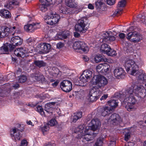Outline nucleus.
Returning a JSON list of instances; mask_svg holds the SVG:
<instances>
[{"label":"nucleus","instance_id":"1","mask_svg":"<svg viewBox=\"0 0 146 146\" xmlns=\"http://www.w3.org/2000/svg\"><path fill=\"white\" fill-rule=\"evenodd\" d=\"M117 97L120 98L126 105L125 108L128 111H133L135 109L134 105L136 102L134 96L144 98L146 96V90L141 85H132L125 91L120 92L117 94Z\"/></svg>","mask_w":146,"mask_h":146},{"label":"nucleus","instance_id":"2","mask_svg":"<svg viewBox=\"0 0 146 146\" xmlns=\"http://www.w3.org/2000/svg\"><path fill=\"white\" fill-rule=\"evenodd\" d=\"M125 67L127 72L130 71V74L133 75H136V72L138 70V66L137 64L132 59H126L125 64Z\"/></svg>","mask_w":146,"mask_h":146},{"label":"nucleus","instance_id":"3","mask_svg":"<svg viewBox=\"0 0 146 146\" xmlns=\"http://www.w3.org/2000/svg\"><path fill=\"white\" fill-rule=\"evenodd\" d=\"M93 84L97 86L98 88H103L108 83L107 79L102 75H96L92 79Z\"/></svg>","mask_w":146,"mask_h":146},{"label":"nucleus","instance_id":"4","mask_svg":"<svg viewBox=\"0 0 146 146\" xmlns=\"http://www.w3.org/2000/svg\"><path fill=\"white\" fill-rule=\"evenodd\" d=\"M60 16L58 14L52 11L44 17L45 22L47 24L51 25L56 24L58 22Z\"/></svg>","mask_w":146,"mask_h":146},{"label":"nucleus","instance_id":"5","mask_svg":"<svg viewBox=\"0 0 146 146\" xmlns=\"http://www.w3.org/2000/svg\"><path fill=\"white\" fill-rule=\"evenodd\" d=\"M92 72L90 70L84 71L80 77L79 82H76L75 84L77 85L84 86V84H86L88 81L90 80L92 77Z\"/></svg>","mask_w":146,"mask_h":146},{"label":"nucleus","instance_id":"6","mask_svg":"<svg viewBox=\"0 0 146 146\" xmlns=\"http://www.w3.org/2000/svg\"><path fill=\"white\" fill-rule=\"evenodd\" d=\"M87 19L86 17H83L78 20L75 26V29L76 31L84 33L86 29L85 28L86 25V21Z\"/></svg>","mask_w":146,"mask_h":146},{"label":"nucleus","instance_id":"7","mask_svg":"<svg viewBox=\"0 0 146 146\" xmlns=\"http://www.w3.org/2000/svg\"><path fill=\"white\" fill-rule=\"evenodd\" d=\"M24 128H17L15 127L12 129L11 131V135L13 139H14L16 141L19 140L21 136L20 132L23 131Z\"/></svg>","mask_w":146,"mask_h":146},{"label":"nucleus","instance_id":"8","mask_svg":"<svg viewBox=\"0 0 146 146\" xmlns=\"http://www.w3.org/2000/svg\"><path fill=\"white\" fill-rule=\"evenodd\" d=\"M60 87L61 89L64 92H70L72 89V83L68 80H64L61 82Z\"/></svg>","mask_w":146,"mask_h":146},{"label":"nucleus","instance_id":"9","mask_svg":"<svg viewBox=\"0 0 146 146\" xmlns=\"http://www.w3.org/2000/svg\"><path fill=\"white\" fill-rule=\"evenodd\" d=\"M38 48L39 52L42 54H45L49 52L51 48V45L48 43H43L39 44Z\"/></svg>","mask_w":146,"mask_h":146},{"label":"nucleus","instance_id":"10","mask_svg":"<svg viewBox=\"0 0 146 146\" xmlns=\"http://www.w3.org/2000/svg\"><path fill=\"white\" fill-rule=\"evenodd\" d=\"M126 1L125 0H121L119 2L117 5V9L114 13L113 15L118 16L121 15L122 13L123 8L125 6Z\"/></svg>","mask_w":146,"mask_h":146},{"label":"nucleus","instance_id":"11","mask_svg":"<svg viewBox=\"0 0 146 146\" xmlns=\"http://www.w3.org/2000/svg\"><path fill=\"white\" fill-rule=\"evenodd\" d=\"M40 26L39 23H33L32 24H28L24 26V30L28 32H33L37 29L39 28Z\"/></svg>","mask_w":146,"mask_h":146},{"label":"nucleus","instance_id":"12","mask_svg":"<svg viewBox=\"0 0 146 146\" xmlns=\"http://www.w3.org/2000/svg\"><path fill=\"white\" fill-rule=\"evenodd\" d=\"M19 2L17 0H13L7 1L4 5V7L9 9H12L17 8L19 6Z\"/></svg>","mask_w":146,"mask_h":146},{"label":"nucleus","instance_id":"13","mask_svg":"<svg viewBox=\"0 0 146 146\" xmlns=\"http://www.w3.org/2000/svg\"><path fill=\"white\" fill-rule=\"evenodd\" d=\"M15 55L18 57L24 58L26 56L27 52L25 48H20L15 50L14 52Z\"/></svg>","mask_w":146,"mask_h":146},{"label":"nucleus","instance_id":"14","mask_svg":"<svg viewBox=\"0 0 146 146\" xmlns=\"http://www.w3.org/2000/svg\"><path fill=\"white\" fill-rule=\"evenodd\" d=\"M31 77L33 80L41 82H43L45 80L43 75L38 72L31 74Z\"/></svg>","mask_w":146,"mask_h":146},{"label":"nucleus","instance_id":"15","mask_svg":"<svg viewBox=\"0 0 146 146\" xmlns=\"http://www.w3.org/2000/svg\"><path fill=\"white\" fill-rule=\"evenodd\" d=\"M87 97L88 100L90 102L95 101L99 98V95H97V91L94 89L91 90Z\"/></svg>","mask_w":146,"mask_h":146},{"label":"nucleus","instance_id":"16","mask_svg":"<svg viewBox=\"0 0 146 146\" xmlns=\"http://www.w3.org/2000/svg\"><path fill=\"white\" fill-rule=\"evenodd\" d=\"M125 73V71L122 68H116L113 71L114 76L118 79L123 78Z\"/></svg>","mask_w":146,"mask_h":146},{"label":"nucleus","instance_id":"17","mask_svg":"<svg viewBox=\"0 0 146 146\" xmlns=\"http://www.w3.org/2000/svg\"><path fill=\"white\" fill-rule=\"evenodd\" d=\"M10 42L13 45L15 46H20L23 43V40L19 36H15L11 38Z\"/></svg>","mask_w":146,"mask_h":146},{"label":"nucleus","instance_id":"18","mask_svg":"<svg viewBox=\"0 0 146 146\" xmlns=\"http://www.w3.org/2000/svg\"><path fill=\"white\" fill-rule=\"evenodd\" d=\"M110 119L111 121L113 123H115V124L119 123L121 120L119 115L118 114L115 113L111 115L110 117Z\"/></svg>","mask_w":146,"mask_h":146},{"label":"nucleus","instance_id":"19","mask_svg":"<svg viewBox=\"0 0 146 146\" xmlns=\"http://www.w3.org/2000/svg\"><path fill=\"white\" fill-rule=\"evenodd\" d=\"M91 129L93 131H94L98 129L101 125L100 122L98 119L92 120L91 122Z\"/></svg>","mask_w":146,"mask_h":146},{"label":"nucleus","instance_id":"20","mask_svg":"<svg viewBox=\"0 0 146 146\" xmlns=\"http://www.w3.org/2000/svg\"><path fill=\"white\" fill-rule=\"evenodd\" d=\"M15 46L13 45L12 44H9L7 46H5L1 47L0 48V54H4L2 51L7 52L12 51L14 48Z\"/></svg>","mask_w":146,"mask_h":146},{"label":"nucleus","instance_id":"21","mask_svg":"<svg viewBox=\"0 0 146 146\" xmlns=\"http://www.w3.org/2000/svg\"><path fill=\"white\" fill-rule=\"evenodd\" d=\"M103 40L106 42L113 41L115 39V38L113 36L110 35L108 32H106L102 35Z\"/></svg>","mask_w":146,"mask_h":146},{"label":"nucleus","instance_id":"22","mask_svg":"<svg viewBox=\"0 0 146 146\" xmlns=\"http://www.w3.org/2000/svg\"><path fill=\"white\" fill-rule=\"evenodd\" d=\"M94 59V61L96 63H98L101 62H106L107 60L104 56L100 54L96 55Z\"/></svg>","mask_w":146,"mask_h":146},{"label":"nucleus","instance_id":"23","mask_svg":"<svg viewBox=\"0 0 146 146\" xmlns=\"http://www.w3.org/2000/svg\"><path fill=\"white\" fill-rule=\"evenodd\" d=\"M111 111V109L110 107L108 106L104 107L101 109V115L102 116H105L108 114H109Z\"/></svg>","mask_w":146,"mask_h":146},{"label":"nucleus","instance_id":"24","mask_svg":"<svg viewBox=\"0 0 146 146\" xmlns=\"http://www.w3.org/2000/svg\"><path fill=\"white\" fill-rule=\"evenodd\" d=\"M0 15L6 18H10L11 17V14L9 11L5 9H2L1 10Z\"/></svg>","mask_w":146,"mask_h":146},{"label":"nucleus","instance_id":"25","mask_svg":"<svg viewBox=\"0 0 146 146\" xmlns=\"http://www.w3.org/2000/svg\"><path fill=\"white\" fill-rule=\"evenodd\" d=\"M55 103V102H52L46 104L45 106V111L47 113L50 112V109L54 108Z\"/></svg>","mask_w":146,"mask_h":146},{"label":"nucleus","instance_id":"26","mask_svg":"<svg viewBox=\"0 0 146 146\" xmlns=\"http://www.w3.org/2000/svg\"><path fill=\"white\" fill-rule=\"evenodd\" d=\"M136 75H134L136 76L137 77H138V79L139 80H141L146 82V75L141 72H139L138 71V70L136 72Z\"/></svg>","mask_w":146,"mask_h":146},{"label":"nucleus","instance_id":"27","mask_svg":"<svg viewBox=\"0 0 146 146\" xmlns=\"http://www.w3.org/2000/svg\"><path fill=\"white\" fill-rule=\"evenodd\" d=\"M74 0H65V3L68 7L70 8H74L76 7L77 4Z\"/></svg>","mask_w":146,"mask_h":146},{"label":"nucleus","instance_id":"28","mask_svg":"<svg viewBox=\"0 0 146 146\" xmlns=\"http://www.w3.org/2000/svg\"><path fill=\"white\" fill-rule=\"evenodd\" d=\"M82 117V112H77L74 113V115L72 121L76 122L78 119L81 118Z\"/></svg>","mask_w":146,"mask_h":146},{"label":"nucleus","instance_id":"29","mask_svg":"<svg viewBox=\"0 0 146 146\" xmlns=\"http://www.w3.org/2000/svg\"><path fill=\"white\" fill-rule=\"evenodd\" d=\"M52 71V75L55 77H57L58 75L60 76L61 75V72L57 68L53 67Z\"/></svg>","mask_w":146,"mask_h":146},{"label":"nucleus","instance_id":"30","mask_svg":"<svg viewBox=\"0 0 146 146\" xmlns=\"http://www.w3.org/2000/svg\"><path fill=\"white\" fill-rule=\"evenodd\" d=\"M110 46L107 44H103L101 45L100 52L102 53L105 54L108 50Z\"/></svg>","mask_w":146,"mask_h":146},{"label":"nucleus","instance_id":"31","mask_svg":"<svg viewBox=\"0 0 146 146\" xmlns=\"http://www.w3.org/2000/svg\"><path fill=\"white\" fill-rule=\"evenodd\" d=\"M59 6V11L60 13L67 14L69 13V11L66 9L64 5L60 4Z\"/></svg>","mask_w":146,"mask_h":146},{"label":"nucleus","instance_id":"32","mask_svg":"<svg viewBox=\"0 0 146 146\" xmlns=\"http://www.w3.org/2000/svg\"><path fill=\"white\" fill-rule=\"evenodd\" d=\"M69 34L67 32L63 33L62 34H58L57 35V38L59 40H63L66 38Z\"/></svg>","mask_w":146,"mask_h":146},{"label":"nucleus","instance_id":"33","mask_svg":"<svg viewBox=\"0 0 146 146\" xmlns=\"http://www.w3.org/2000/svg\"><path fill=\"white\" fill-rule=\"evenodd\" d=\"M96 7L98 10H100L101 8L104 5V3L101 1L100 0H98L95 3Z\"/></svg>","mask_w":146,"mask_h":146},{"label":"nucleus","instance_id":"34","mask_svg":"<svg viewBox=\"0 0 146 146\" xmlns=\"http://www.w3.org/2000/svg\"><path fill=\"white\" fill-rule=\"evenodd\" d=\"M34 64L39 68L44 66L46 65V63L41 60H35L34 62Z\"/></svg>","mask_w":146,"mask_h":146},{"label":"nucleus","instance_id":"35","mask_svg":"<svg viewBox=\"0 0 146 146\" xmlns=\"http://www.w3.org/2000/svg\"><path fill=\"white\" fill-rule=\"evenodd\" d=\"M140 37L139 35L137 33L136 35L134 36L130 40V41L134 43L140 41Z\"/></svg>","mask_w":146,"mask_h":146},{"label":"nucleus","instance_id":"36","mask_svg":"<svg viewBox=\"0 0 146 146\" xmlns=\"http://www.w3.org/2000/svg\"><path fill=\"white\" fill-rule=\"evenodd\" d=\"M109 105L111 107L115 108L118 106V102L115 100H111L108 102Z\"/></svg>","mask_w":146,"mask_h":146},{"label":"nucleus","instance_id":"37","mask_svg":"<svg viewBox=\"0 0 146 146\" xmlns=\"http://www.w3.org/2000/svg\"><path fill=\"white\" fill-rule=\"evenodd\" d=\"M106 54L109 56H115L117 54L116 51L111 49L110 47L108 50L106 52Z\"/></svg>","mask_w":146,"mask_h":146},{"label":"nucleus","instance_id":"38","mask_svg":"<svg viewBox=\"0 0 146 146\" xmlns=\"http://www.w3.org/2000/svg\"><path fill=\"white\" fill-rule=\"evenodd\" d=\"M84 44V42L80 41L75 42L73 44V47L74 49L80 50V45Z\"/></svg>","mask_w":146,"mask_h":146},{"label":"nucleus","instance_id":"39","mask_svg":"<svg viewBox=\"0 0 146 146\" xmlns=\"http://www.w3.org/2000/svg\"><path fill=\"white\" fill-rule=\"evenodd\" d=\"M137 17L138 19H139V20L138 21H141L146 25V18L145 19V15L144 14L143 15L139 14L137 15Z\"/></svg>","mask_w":146,"mask_h":146},{"label":"nucleus","instance_id":"40","mask_svg":"<svg viewBox=\"0 0 146 146\" xmlns=\"http://www.w3.org/2000/svg\"><path fill=\"white\" fill-rule=\"evenodd\" d=\"M80 49L85 53H87L89 50V48L84 42V44L80 45Z\"/></svg>","mask_w":146,"mask_h":146},{"label":"nucleus","instance_id":"41","mask_svg":"<svg viewBox=\"0 0 146 146\" xmlns=\"http://www.w3.org/2000/svg\"><path fill=\"white\" fill-rule=\"evenodd\" d=\"M110 65L108 64L104 63V64H102V72H106L109 71L110 70Z\"/></svg>","mask_w":146,"mask_h":146},{"label":"nucleus","instance_id":"42","mask_svg":"<svg viewBox=\"0 0 146 146\" xmlns=\"http://www.w3.org/2000/svg\"><path fill=\"white\" fill-rule=\"evenodd\" d=\"M137 33L135 31L129 32L127 34V38L128 40H131V39L136 36Z\"/></svg>","mask_w":146,"mask_h":146},{"label":"nucleus","instance_id":"43","mask_svg":"<svg viewBox=\"0 0 146 146\" xmlns=\"http://www.w3.org/2000/svg\"><path fill=\"white\" fill-rule=\"evenodd\" d=\"M36 110L38 112H39L41 115L44 116L45 115L42 106H38L36 107Z\"/></svg>","mask_w":146,"mask_h":146},{"label":"nucleus","instance_id":"44","mask_svg":"<svg viewBox=\"0 0 146 146\" xmlns=\"http://www.w3.org/2000/svg\"><path fill=\"white\" fill-rule=\"evenodd\" d=\"M47 5L44 4H41L39 5V8L40 10L42 12H45L47 10Z\"/></svg>","mask_w":146,"mask_h":146},{"label":"nucleus","instance_id":"45","mask_svg":"<svg viewBox=\"0 0 146 146\" xmlns=\"http://www.w3.org/2000/svg\"><path fill=\"white\" fill-rule=\"evenodd\" d=\"M40 129L44 135L45 134V133L47 132L49 129V127L48 125H44L43 127H41Z\"/></svg>","mask_w":146,"mask_h":146},{"label":"nucleus","instance_id":"46","mask_svg":"<svg viewBox=\"0 0 146 146\" xmlns=\"http://www.w3.org/2000/svg\"><path fill=\"white\" fill-rule=\"evenodd\" d=\"M3 30L2 33L4 34V37L7 36L9 34L10 29L8 27H6L4 28Z\"/></svg>","mask_w":146,"mask_h":146},{"label":"nucleus","instance_id":"47","mask_svg":"<svg viewBox=\"0 0 146 146\" xmlns=\"http://www.w3.org/2000/svg\"><path fill=\"white\" fill-rule=\"evenodd\" d=\"M57 123V122L55 119H52L48 123L49 125L51 126H55Z\"/></svg>","mask_w":146,"mask_h":146},{"label":"nucleus","instance_id":"48","mask_svg":"<svg viewBox=\"0 0 146 146\" xmlns=\"http://www.w3.org/2000/svg\"><path fill=\"white\" fill-rule=\"evenodd\" d=\"M102 140L100 138H99L96 140L94 146H102Z\"/></svg>","mask_w":146,"mask_h":146},{"label":"nucleus","instance_id":"49","mask_svg":"<svg viewBox=\"0 0 146 146\" xmlns=\"http://www.w3.org/2000/svg\"><path fill=\"white\" fill-rule=\"evenodd\" d=\"M27 80L26 76L23 75L21 76L19 78V82L20 83H23L26 81Z\"/></svg>","mask_w":146,"mask_h":146},{"label":"nucleus","instance_id":"50","mask_svg":"<svg viewBox=\"0 0 146 146\" xmlns=\"http://www.w3.org/2000/svg\"><path fill=\"white\" fill-rule=\"evenodd\" d=\"M102 64H100L98 65L96 67V69L97 71L98 72H102Z\"/></svg>","mask_w":146,"mask_h":146},{"label":"nucleus","instance_id":"51","mask_svg":"<svg viewBox=\"0 0 146 146\" xmlns=\"http://www.w3.org/2000/svg\"><path fill=\"white\" fill-rule=\"evenodd\" d=\"M92 133H88L87 135H85L84 137V138L87 141H89L91 139V137H90L92 135Z\"/></svg>","mask_w":146,"mask_h":146},{"label":"nucleus","instance_id":"52","mask_svg":"<svg viewBox=\"0 0 146 146\" xmlns=\"http://www.w3.org/2000/svg\"><path fill=\"white\" fill-rule=\"evenodd\" d=\"M130 133L129 132L126 133L125 135V140L127 141L130 137Z\"/></svg>","mask_w":146,"mask_h":146},{"label":"nucleus","instance_id":"53","mask_svg":"<svg viewBox=\"0 0 146 146\" xmlns=\"http://www.w3.org/2000/svg\"><path fill=\"white\" fill-rule=\"evenodd\" d=\"M115 0H107L108 4L110 5H113L115 3Z\"/></svg>","mask_w":146,"mask_h":146},{"label":"nucleus","instance_id":"54","mask_svg":"<svg viewBox=\"0 0 146 146\" xmlns=\"http://www.w3.org/2000/svg\"><path fill=\"white\" fill-rule=\"evenodd\" d=\"M64 43L60 42L56 44V47L58 48H60L64 47Z\"/></svg>","mask_w":146,"mask_h":146},{"label":"nucleus","instance_id":"55","mask_svg":"<svg viewBox=\"0 0 146 146\" xmlns=\"http://www.w3.org/2000/svg\"><path fill=\"white\" fill-rule=\"evenodd\" d=\"M27 143L26 140H23L21 143V146H27Z\"/></svg>","mask_w":146,"mask_h":146},{"label":"nucleus","instance_id":"56","mask_svg":"<svg viewBox=\"0 0 146 146\" xmlns=\"http://www.w3.org/2000/svg\"><path fill=\"white\" fill-rule=\"evenodd\" d=\"M27 42L29 45L32 44L33 42V39L31 38H30L26 40Z\"/></svg>","mask_w":146,"mask_h":146},{"label":"nucleus","instance_id":"57","mask_svg":"<svg viewBox=\"0 0 146 146\" xmlns=\"http://www.w3.org/2000/svg\"><path fill=\"white\" fill-rule=\"evenodd\" d=\"M12 87L14 88L15 89L18 88L19 87V84L17 83H15L13 84Z\"/></svg>","mask_w":146,"mask_h":146},{"label":"nucleus","instance_id":"58","mask_svg":"<svg viewBox=\"0 0 146 146\" xmlns=\"http://www.w3.org/2000/svg\"><path fill=\"white\" fill-rule=\"evenodd\" d=\"M115 142L113 141H110L108 146H115Z\"/></svg>","mask_w":146,"mask_h":146},{"label":"nucleus","instance_id":"59","mask_svg":"<svg viewBox=\"0 0 146 146\" xmlns=\"http://www.w3.org/2000/svg\"><path fill=\"white\" fill-rule=\"evenodd\" d=\"M108 96V94H105L103 96H102V97L100 98V100H105L107 98Z\"/></svg>","mask_w":146,"mask_h":146},{"label":"nucleus","instance_id":"60","mask_svg":"<svg viewBox=\"0 0 146 146\" xmlns=\"http://www.w3.org/2000/svg\"><path fill=\"white\" fill-rule=\"evenodd\" d=\"M116 137H112L111 136L110 139V141H113L114 142H116Z\"/></svg>","mask_w":146,"mask_h":146},{"label":"nucleus","instance_id":"61","mask_svg":"<svg viewBox=\"0 0 146 146\" xmlns=\"http://www.w3.org/2000/svg\"><path fill=\"white\" fill-rule=\"evenodd\" d=\"M3 30L0 29V38H2L4 37V34L2 33Z\"/></svg>","mask_w":146,"mask_h":146},{"label":"nucleus","instance_id":"62","mask_svg":"<svg viewBox=\"0 0 146 146\" xmlns=\"http://www.w3.org/2000/svg\"><path fill=\"white\" fill-rule=\"evenodd\" d=\"M88 7L89 9H94V6L91 3H90L88 4Z\"/></svg>","mask_w":146,"mask_h":146},{"label":"nucleus","instance_id":"63","mask_svg":"<svg viewBox=\"0 0 146 146\" xmlns=\"http://www.w3.org/2000/svg\"><path fill=\"white\" fill-rule=\"evenodd\" d=\"M119 36L120 38L123 39L125 36V34L123 33H121L119 35Z\"/></svg>","mask_w":146,"mask_h":146},{"label":"nucleus","instance_id":"64","mask_svg":"<svg viewBox=\"0 0 146 146\" xmlns=\"http://www.w3.org/2000/svg\"><path fill=\"white\" fill-rule=\"evenodd\" d=\"M74 35L75 37L77 38L79 37L80 36V34L79 33L77 32L74 33Z\"/></svg>","mask_w":146,"mask_h":146}]
</instances>
